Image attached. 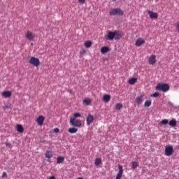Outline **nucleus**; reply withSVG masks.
I'll return each instance as SVG.
<instances>
[{"label": "nucleus", "mask_w": 179, "mask_h": 179, "mask_svg": "<svg viewBox=\"0 0 179 179\" xmlns=\"http://www.w3.org/2000/svg\"><path fill=\"white\" fill-rule=\"evenodd\" d=\"M49 179H55V176H50V178H49Z\"/></svg>", "instance_id": "nucleus-37"}, {"label": "nucleus", "mask_w": 179, "mask_h": 179, "mask_svg": "<svg viewBox=\"0 0 179 179\" xmlns=\"http://www.w3.org/2000/svg\"><path fill=\"white\" fill-rule=\"evenodd\" d=\"M170 127H176L177 126V120L176 119H172L170 122H169Z\"/></svg>", "instance_id": "nucleus-20"}, {"label": "nucleus", "mask_w": 179, "mask_h": 179, "mask_svg": "<svg viewBox=\"0 0 179 179\" xmlns=\"http://www.w3.org/2000/svg\"><path fill=\"white\" fill-rule=\"evenodd\" d=\"M94 121V117L92 115H88L87 117V125H92V123Z\"/></svg>", "instance_id": "nucleus-11"}, {"label": "nucleus", "mask_w": 179, "mask_h": 179, "mask_svg": "<svg viewBox=\"0 0 179 179\" xmlns=\"http://www.w3.org/2000/svg\"><path fill=\"white\" fill-rule=\"evenodd\" d=\"M2 96H3V97L6 99L11 97L12 92L10 91H4L2 92Z\"/></svg>", "instance_id": "nucleus-15"}, {"label": "nucleus", "mask_w": 179, "mask_h": 179, "mask_svg": "<svg viewBox=\"0 0 179 179\" xmlns=\"http://www.w3.org/2000/svg\"><path fill=\"white\" fill-rule=\"evenodd\" d=\"M6 146H10V143H6Z\"/></svg>", "instance_id": "nucleus-39"}, {"label": "nucleus", "mask_w": 179, "mask_h": 179, "mask_svg": "<svg viewBox=\"0 0 179 179\" xmlns=\"http://www.w3.org/2000/svg\"><path fill=\"white\" fill-rule=\"evenodd\" d=\"M142 44H145V39L143 38H138L135 43V45L136 47H141Z\"/></svg>", "instance_id": "nucleus-9"}, {"label": "nucleus", "mask_w": 179, "mask_h": 179, "mask_svg": "<svg viewBox=\"0 0 179 179\" xmlns=\"http://www.w3.org/2000/svg\"><path fill=\"white\" fill-rule=\"evenodd\" d=\"M44 120L45 118L43 115H40L37 119H36V122L38 124V125H43L44 124Z\"/></svg>", "instance_id": "nucleus-14"}, {"label": "nucleus", "mask_w": 179, "mask_h": 179, "mask_svg": "<svg viewBox=\"0 0 179 179\" xmlns=\"http://www.w3.org/2000/svg\"><path fill=\"white\" fill-rule=\"evenodd\" d=\"M81 53H83V54H85V53H86V50H82V52H81Z\"/></svg>", "instance_id": "nucleus-38"}, {"label": "nucleus", "mask_w": 179, "mask_h": 179, "mask_svg": "<svg viewBox=\"0 0 179 179\" xmlns=\"http://www.w3.org/2000/svg\"><path fill=\"white\" fill-rule=\"evenodd\" d=\"M162 125H167L169 124V120L164 119L161 121Z\"/></svg>", "instance_id": "nucleus-32"}, {"label": "nucleus", "mask_w": 179, "mask_h": 179, "mask_svg": "<svg viewBox=\"0 0 179 179\" xmlns=\"http://www.w3.org/2000/svg\"><path fill=\"white\" fill-rule=\"evenodd\" d=\"M119 172L116 176V179H121L122 177V174L124 173V169H122V166L118 165Z\"/></svg>", "instance_id": "nucleus-10"}, {"label": "nucleus", "mask_w": 179, "mask_h": 179, "mask_svg": "<svg viewBox=\"0 0 179 179\" xmlns=\"http://www.w3.org/2000/svg\"><path fill=\"white\" fill-rule=\"evenodd\" d=\"M36 35L34 33L31 32V31H27V33L25 34V38H27V40H29V41H33Z\"/></svg>", "instance_id": "nucleus-4"}, {"label": "nucleus", "mask_w": 179, "mask_h": 179, "mask_svg": "<svg viewBox=\"0 0 179 179\" xmlns=\"http://www.w3.org/2000/svg\"><path fill=\"white\" fill-rule=\"evenodd\" d=\"M115 34L114 31H110L108 34L105 36L106 40H108L109 41H113L115 40Z\"/></svg>", "instance_id": "nucleus-6"}, {"label": "nucleus", "mask_w": 179, "mask_h": 179, "mask_svg": "<svg viewBox=\"0 0 179 179\" xmlns=\"http://www.w3.org/2000/svg\"><path fill=\"white\" fill-rule=\"evenodd\" d=\"M17 132H20V134H22L24 132V129L23 128V126H22V124H17Z\"/></svg>", "instance_id": "nucleus-21"}, {"label": "nucleus", "mask_w": 179, "mask_h": 179, "mask_svg": "<svg viewBox=\"0 0 179 179\" xmlns=\"http://www.w3.org/2000/svg\"><path fill=\"white\" fill-rule=\"evenodd\" d=\"M178 108H179V106H178Z\"/></svg>", "instance_id": "nucleus-41"}, {"label": "nucleus", "mask_w": 179, "mask_h": 179, "mask_svg": "<svg viewBox=\"0 0 179 179\" xmlns=\"http://www.w3.org/2000/svg\"><path fill=\"white\" fill-rule=\"evenodd\" d=\"M85 45L87 48H90V47H92V41H87L85 42Z\"/></svg>", "instance_id": "nucleus-29"}, {"label": "nucleus", "mask_w": 179, "mask_h": 179, "mask_svg": "<svg viewBox=\"0 0 179 179\" xmlns=\"http://www.w3.org/2000/svg\"><path fill=\"white\" fill-rule=\"evenodd\" d=\"M95 166H100V164H101V159L100 158H96L95 159V162H94Z\"/></svg>", "instance_id": "nucleus-27"}, {"label": "nucleus", "mask_w": 179, "mask_h": 179, "mask_svg": "<svg viewBox=\"0 0 179 179\" xmlns=\"http://www.w3.org/2000/svg\"><path fill=\"white\" fill-rule=\"evenodd\" d=\"M86 0H78V2H80V3H85Z\"/></svg>", "instance_id": "nucleus-36"}, {"label": "nucleus", "mask_w": 179, "mask_h": 179, "mask_svg": "<svg viewBox=\"0 0 179 179\" xmlns=\"http://www.w3.org/2000/svg\"><path fill=\"white\" fill-rule=\"evenodd\" d=\"M80 117H82V115H80V113H74L73 116L71 117V120H76V118H80Z\"/></svg>", "instance_id": "nucleus-25"}, {"label": "nucleus", "mask_w": 179, "mask_h": 179, "mask_svg": "<svg viewBox=\"0 0 179 179\" xmlns=\"http://www.w3.org/2000/svg\"><path fill=\"white\" fill-rule=\"evenodd\" d=\"M144 97H145L144 94H141L136 97V103L138 104V106H141V104H142V103H143V100H145Z\"/></svg>", "instance_id": "nucleus-8"}, {"label": "nucleus", "mask_w": 179, "mask_h": 179, "mask_svg": "<svg viewBox=\"0 0 179 179\" xmlns=\"http://www.w3.org/2000/svg\"><path fill=\"white\" fill-rule=\"evenodd\" d=\"M148 15H149V16H150V17L151 19H157V17H158V16H159V15L157 14V13H155V12H153V11H152V10H149V11H148Z\"/></svg>", "instance_id": "nucleus-12"}, {"label": "nucleus", "mask_w": 179, "mask_h": 179, "mask_svg": "<svg viewBox=\"0 0 179 179\" xmlns=\"http://www.w3.org/2000/svg\"><path fill=\"white\" fill-rule=\"evenodd\" d=\"M155 89L157 90H159L161 92H169L170 90V85H169V84L167 83H164V84H158Z\"/></svg>", "instance_id": "nucleus-1"}, {"label": "nucleus", "mask_w": 179, "mask_h": 179, "mask_svg": "<svg viewBox=\"0 0 179 179\" xmlns=\"http://www.w3.org/2000/svg\"><path fill=\"white\" fill-rule=\"evenodd\" d=\"M7 174H6V172H3V174H2V178H4V177H7Z\"/></svg>", "instance_id": "nucleus-35"}, {"label": "nucleus", "mask_w": 179, "mask_h": 179, "mask_svg": "<svg viewBox=\"0 0 179 179\" xmlns=\"http://www.w3.org/2000/svg\"><path fill=\"white\" fill-rule=\"evenodd\" d=\"M159 96H160V94H159V92H155L151 95V97H159Z\"/></svg>", "instance_id": "nucleus-33"}, {"label": "nucleus", "mask_w": 179, "mask_h": 179, "mask_svg": "<svg viewBox=\"0 0 179 179\" xmlns=\"http://www.w3.org/2000/svg\"><path fill=\"white\" fill-rule=\"evenodd\" d=\"M136 82H138V78H133L129 80L128 83L129 85H134V83H136Z\"/></svg>", "instance_id": "nucleus-22"}, {"label": "nucleus", "mask_w": 179, "mask_h": 179, "mask_svg": "<svg viewBox=\"0 0 179 179\" xmlns=\"http://www.w3.org/2000/svg\"><path fill=\"white\" fill-rule=\"evenodd\" d=\"M131 164H132V169H135L139 167V164L136 162H132Z\"/></svg>", "instance_id": "nucleus-31"}, {"label": "nucleus", "mask_w": 179, "mask_h": 179, "mask_svg": "<svg viewBox=\"0 0 179 179\" xmlns=\"http://www.w3.org/2000/svg\"><path fill=\"white\" fill-rule=\"evenodd\" d=\"M45 157L47 159H51V157H52V152L50 150H47L45 152Z\"/></svg>", "instance_id": "nucleus-23"}, {"label": "nucleus", "mask_w": 179, "mask_h": 179, "mask_svg": "<svg viewBox=\"0 0 179 179\" xmlns=\"http://www.w3.org/2000/svg\"><path fill=\"white\" fill-rule=\"evenodd\" d=\"M64 160H65V158H64V157H58L57 159V164H61L62 163H64Z\"/></svg>", "instance_id": "nucleus-24"}, {"label": "nucleus", "mask_w": 179, "mask_h": 179, "mask_svg": "<svg viewBox=\"0 0 179 179\" xmlns=\"http://www.w3.org/2000/svg\"><path fill=\"white\" fill-rule=\"evenodd\" d=\"M144 106L145 107H150L152 106V101L150 100L145 101Z\"/></svg>", "instance_id": "nucleus-28"}, {"label": "nucleus", "mask_w": 179, "mask_h": 179, "mask_svg": "<svg viewBox=\"0 0 179 179\" xmlns=\"http://www.w3.org/2000/svg\"><path fill=\"white\" fill-rule=\"evenodd\" d=\"M173 152H174V149L173 148V146L169 145L165 148L166 156H171V155H173Z\"/></svg>", "instance_id": "nucleus-5"}, {"label": "nucleus", "mask_w": 179, "mask_h": 179, "mask_svg": "<svg viewBox=\"0 0 179 179\" xmlns=\"http://www.w3.org/2000/svg\"><path fill=\"white\" fill-rule=\"evenodd\" d=\"M29 63L34 66H38V65H40V59H38V58L32 57L30 58Z\"/></svg>", "instance_id": "nucleus-3"}, {"label": "nucleus", "mask_w": 179, "mask_h": 179, "mask_svg": "<svg viewBox=\"0 0 179 179\" xmlns=\"http://www.w3.org/2000/svg\"><path fill=\"white\" fill-rule=\"evenodd\" d=\"M70 124H71L73 127H77L78 128L82 127V122L80 121H76L75 119H70Z\"/></svg>", "instance_id": "nucleus-7"}, {"label": "nucleus", "mask_w": 179, "mask_h": 179, "mask_svg": "<svg viewBox=\"0 0 179 179\" xmlns=\"http://www.w3.org/2000/svg\"><path fill=\"white\" fill-rule=\"evenodd\" d=\"M115 110H121V108H122L123 106H122V103H118L115 105Z\"/></svg>", "instance_id": "nucleus-30"}, {"label": "nucleus", "mask_w": 179, "mask_h": 179, "mask_svg": "<svg viewBox=\"0 0 179 179\" xmlns=\"http://www.w3.org/2000/svg\"><path fill=\"white\" fill-rule=\"evenodd\" d=\"M149 64L150 65H155L156 64V55H152L149 57Z\"/></svg>", "instance_id": "nucleus-13"}, {"label": "nucleus", "mask_w": 179, "mask_h": 179, "mask_svg": "<svg viewBox=\"0 0 179 179\" xmlns=\"http://www.w3.org/2000/svg\"><path fill=\"white\" fill-rule=\"evenodd\" d=\"M113 2H115V1H117V0H113Z\"/></svg>", "instance_id": "nucleus-40"}, {"label": "nucleus", "mask_w": 179, "mask_h": 179, "mask_svg": "<svg viewBox=\"0 0 179 179\" xmlns=\"http://www.w3.org/2000/svg\"><path fill=\"white\" fill-rule=\"evenodd\" d=\"M110 51V48L108 46H104L101 48V52L102 54H106Z\"/></svg>", "instance_id": "nucleus-19"}, {"label": "nucleus", "mask_w": 179, "mask_h": 179, "mask_svg": "<svg viewBox=\"0 0 179 179\" xmlns=\"http://www.w3.org/2000/svg\"><path fill=\"white\" fill-rule=\"evenodd\" d=\"M111 100V95L110 94H105L103 96V101H105L106 103H108Z\"/></svg>", "instance_id": "nucleus-17"}, {"label": "nucleus", "mask_w": 179, "mask_h": 179, "mask_svg": "<svg viewBox=\"0 0 179 179\" xmlns=\"http://www.w3.org/2000/svg\"><path fill=\"white\" fill-rule=\"evenodd\" d=\"M54 131H55V132L56 134H58V133L59 132V129L55 128V129H54Z\"/></svg>", "instance_id": "nucleus-34"}, {"label": "nucleus", "mask_w": 179, "mask_h": 179, "mask_svg": "<svg viewBox=\"0 0 179 179\" xmlns=\"http://www.w3.org/2000/svg\"><path fill=\"white\" fill-rule=\"evenodd\" d=\"M69 132L70 134H76L78 132V129L75 127H71L69 129Z\"/></svg>", "instance_id": "nucleus-26"}, {"label": "nucleus", "mask_w": 179, "mask_h": 179, "mask_svg": "<svg viewBox=\"0 0 179 179\" xmlns=\"http://www.w3.org/2000/svg\"><path fill=\"white\" fill-rule=\"evenodd\" d=\"M110 15L111 16H115V15H119V16H122L124 15V11L121 8H114L110 11Z\"/></svg>", "instance_id": "nucleus-2"}, {"label": "nucleus", "mask_w": 179, "mask_h": 179, "mask_svg": "<svg viewBox=\"0 0 179 179\" xmlns=\"http://www.w3.org/2000/svg\"><path fill=\"white\" fill-rule=\"evenodd\" d=\"M115 34V40H121V37H122V34H121L118 31H114Z\"/></svg>", "instance_id": "nucleus-16"}, {"label": "nucleus", "mask_w": 179, "mask_h": 179, "mask_svg": "<svg viewBox=\"0 0 179 179\" xmlns=\"http://www.w3.org/2000/svg\"><path fill=\"white\" fill-rule=\"evenodd\" d=\"M83 103L84 106H90V104H92V100L89 98H85L83 101Z\"/></svg>", "instance_id": "nucleus-18"}]
</instances>
